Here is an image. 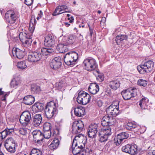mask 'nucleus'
<instances>
[{
	"mask_svg": "<svg viewBox=\"0 0 155 155\" xmlns=\"http://www.w3.org/2000/svg\"><path fill=\"white\" fill-rule=\"evenodd\" d=\"M42 117L40 114H36L33 118V124L35 127H38L42 123Z\"/></svg>",
	"mask_w": 155,
	"mask_h": 155,
	"instance_id": "nucleus-22",
	"label": "nucleus"
},
{
	"mask_svg": "<svg viewBox=\"0 0 155 155\" xmlns=\"http://www.w3.org/2000/svg\"><path fill=\"white\" fill-rule=\"evenodd\" d=\"M73 123L75 124L77 126L81 128V129H83L84 127V124L83 122L81 121H75Z\"/></svg>",
	"mask_w": 155,
	"mask_h": 155,
	"instance_id": "nucleus-51",
	"label": "nucleus"
},
{
	"mask_svg": "<svg viewBox=\"0 0 155 155\" xmlns=\"http://www.w3.org/2000/svg\"><path fill=\"white\" fill-rule=\"evenodd\" d=\"M78 57V54L76 52H69L64 55V61L67 65L72 67L76 64Z\"/></svg>",
	"mask_w": 155,
	"mask_h": 155,
	"instance_id": "nucleus-2",
	"label": "nucleus"
},
{
	"mask_svg": "<svg viewBox=\"0 0 155 155\" xmlns=\"http://www.w3.org/2000/svg\"><path fill=\"white\" fill-rule=\"evenodd\" d=\"M12 52L14 56L20 59L23 58L25 55V52L16 48H13Z\"/></svg>",
	"mask_w": 155,
	"mask_h": 155,
	"instance_id": "nucleus-18",
	"label": "nucleus"
},
{
	"mask_svg": "<svg viewBox=\"0 0 155 155\" xmlns=\"http://www.w3.org/2000/svg\"><path fill=\"white\" fill-rule=\"evenodd\" d=\"M128 37L126 35H119L117 36L115 38V40L116 42L118 45H120L122 41L124 40H127Z\"/></svg>",
	"mask_w": 155,
	"mask_h": 155,
	"instance_id": "nucleus-30",
	"label": "nucleus"
},
{
	"mask_svg": "<svg viewBox=\"0 0 155 155\" xmlns=\"http://www.w3.org/2000/svg\"><path fill=\"white\" fill-rule=\"evenodd\" d=\"M20 82L18 80L14 78L11 82L10 86L12 88H16L18 85L20 84Z\"/></svg>",
	"mask_w": 155,
	"mask_h": 155,
	"instance_id": "nucleus-45",
	"label": "nucleus"
},
{
	"mask_svg": "<svg viewBox=\"0 0 155 155\" xmlns=\"http://www.w3.org/2000/svg\"><path fill=\"white\" fill-rule=\"evenodd\" d=\"M149 72H151L153 69L154 63L152 61L150 60L144 63Z\"/></svg>",
	"mask_w": 155,
	"mask_h": 155,
	"instance_id": "nucleus-36",
	"label": "nucleus"
},
{
	"mask_svg": "<svg viewBox=\"0 0 155 155\" xmlns=\"http://www.w3.org/2000/svg\"><path fill=\"white\" fill-rule=\"evenodd\" d=\"M81 139L82 140V141H79L77 142V147L80 148L81 150H85V147L86 142L87 138L86 137H84L83 135L82 134L81 136Z\"/></svg>",
	"mask_w": 155,
	"mask_h": 155,
	"instance_id": "nucleus-27",
	"label": "nucleus"
},
{
	"mask_svg": "<svg viewBox=\"0 0 155 155\" xmlns=\"http://www.w3.org/2000/svg\"><path fill=\"white\" fill-rule=\"evenodd\" d=\"M33 138V140L35 143L38 144H40L42 142V141L44 139V136L43 134L41 132L38 133Z\"/></svg>",
	"mask_w": 155,
	"mask_h": 155,
	"instance_id": "nucleus-32",
	"label": "nucleus"
},
{
	"mask_svg": "<svg viewBox=\"0 0 155 155\" xmlns=\"http://www.w3.org/2000/svg\"><path fill=\"white\" fill-rule=\"evenodd\" d=\"M33 2V0H25V3L28 6L31 5Z\"/></svg>",
	"mask_w": 155,
	"mask_h": 155,
	"instance_id": "nucleus-57",
	"label": "nucleus"
},
{
	"mask_svg": "<svg viewBox=\"0 0 155 155\" xmlns=\"http://www.w3.org/2000/svg\"><path fill=\"white\" fill-rule=\"evenodd\" d=\"M106 111L107 114L115 117L119 113L118 105L117 106L112 104L107 108Z\"/></svg>",
	"mask_w": 155,
	"mask_h": 155,
	"instance_id": "nucleus-11",
	"label": "nucleus"
},
{
	"mask_svg": "<svg viewBox=\"0 0 155 155\" xmlns=\"http://www.w3.org/2000/svg\"><path fill=\"white\" fill-rule=\"evenodd\" d=\"M42 151L36 148L33 149L31 152L30 155H42Z\"/></svg>",
	"mask_w": 155,
	"mask_h": 155,
	"instance_id": "nucleus-46",
	"label": "nucleus"
},
{
	"mask_svg": "<svg viewBox=\"0 0 155 155\" xmlns=\"http://www.w3.org/2000/svg\"><path fill=\"white\" fill-rule=\"evenodd\" d=\"M54 52L52 48H42L32 52L28 55V61L35 63L41 60L45 56L50 54Z\"/></svg>",
	"mask_w": 155,
	"mask_h": 155,
	"instance_id": "nucleus-1",
	"label": "nucleus"
},
{
	"mask_svg": "<svg viewBox=\"0 0 155 155\" xmlns=\"http://www.w3.org/2000/svg\"><path fill=\"white\" fill-rule=\"evenodd\" d=\"M88 90L92 94H95L99 91V87L96 83H92L90 84Z\"/></svg>",
	"mask_w": 155,
	"mask_h": 155,
	"instance_id": "nucleus-21",
	"label": "nucleus"
},
{
	"mask_svg": "<svg viewBox=\"0 0 155 155\" xmlns=\"http://www.w3.org/2000/svg\"><path fill=\"white\" fill-rule=\"evenodd\" d=\"M97 104L99 107H101L102 105L103 102L99 100L97 102Z\"/></svg>",
	"mask_w": 155,
	"mask_h": 155,
	"instance_id": "nucleus-64",
	"label": "nucleus"
},
{
	"mask_svg": "<svg viewBox=\"0 0 155 155\" xmlns=\"http://www.w3.org/2000/svg\"><path fill=\"white\" fill-rule=\"evenodd\" d=\"M147 155H155V150H149L147 151Z\"/></svg>",
	"mask_w": 155,
	"mask_h": 155,
	"instance_id": "nucleus-59",
	"label": "nucleus"
},
{
	"mask_svg": "<svg viewBox=\"0 0 155 155\" xmlns=\"http://www.w3.org/2000/svg\"><path fill=\"white\" fill-rule=\"evenodd\" d=\"M19 38L24 47H28L31 45L32 41L31 34H26L25 32H21L19 34Z\"/></svg>",
	"mask_w": 155,
	"mask_h": 155,
	"instance_id": "nucleus-4",
	"label": "nucleus"
},
{
	"mask_svg": "<svg viewBox=\"0 0 155 155\" xmlns=\"http://www.w3.org/2000/svg\"><path fill=\"white\" fill-rule=\"evenodd\" d=\"M61 8L63 10H67L65 11V12H70L71 11V10L70 9H68V8L67 6L65 5H61Z\"/></svg>",
	"mask_w": 155,
	"mask_h": 155,
	"instance_id": "nucleus-56",
	"label": "nucleus"
},
{
	"mask_svg": "<svg viewBox=\"0 0 155 155\" xmlns=\"http://www.w3.org/2000/svg\"><path fill=\"white\" fill-rule=\"evenodd\" d=\"M122 152L130 155H135L137 153V146L136 145L127 144L121 148Z\"/></svg>",
	"mask_w": 155,
	"mask_h": 155,
	"instance_id": "nucleus-7",
	"label": "nucleus"
},
{
	"mask_svg": "<svg viewBox=\"0 0 155 155\" xmlns=\"http://www.w3.org/2000/svg\"><path fill=\"white\" fill-rule=\"evenodd\" d=\"M55 41L54 37L51 35H48L45 37L44 45L46 47H52L54 46Z\"/></svg>",
	"mask_w": 155,
	"mask_h": 155,
	"instance_id": "nucleus-13",
	"label": "nucleus"
},
{
	"mask_svg": "<svg viewBox=\"0 0 155 155\" xmlns=\"http://www.w3.org/2000/svg\"><path fill=\"white\" fill-rule=\"evenodd\" d=\"M31 91L33 93H38L41 91L40 87L36 84H34L31 86Z\"/></svg>",
	"mask_w": 155,
	"mask_h": 155,
	"instance_id": "nucleus-43",
	"label": "nucleus"
},
{
	"mask_svg": "<svg viewBox=\"0 0 155 155\" xmlns=\"http://www.w3.org/2000/svg\"><path fill=\"white\" fill-rule=\"evenodd\" d=\"M81 135H82V134H80L75 136L72 143L71 146L72 149L74 147H77L78 144L77 143L78 141H77V140H78V138H80Z\"/></svg>",
	"mask_w": 155,
	"mask_h": 155,
	"instance_id": "nucleus-44",
	"label": "nucleus"
},
{
	"mask_svg": "<svg viewBox=\"0 0 155 155\" xmlns=\"http://www.w3.org/2000/svg\"><path fill=\"white\" fill-rule=\"evenodd\" d=\"M109 115L108 114L105 116L102 119L101 124L103 127L107 126L108 125V122H109Z\"/></svg>",
	"mask_w": 155,
	"mask_h": 155,
	"instance_id": "nucleus-41",
	"label": "nucleus"
},
{
	"mask_svg": "<svg viewBox=\"0 0 155 155\" xmlns=\"http://www.w3.org/2000/svg\"><path fill=\"white\" fill-rule=\"evenodd\" d=\"M97 80L100 82L103 81L104 79V76L103 73L97 71Z\"/></svg>",
	"mask_w": 155,
	"mask_h": 155,
	"instance_id": "nucleus-48",
	"label": "nucleus"
},
{
	"mask_svg": "<svg viewBox=\"0 0 155 155\" xmlns=\"http://www.w3.org/2000/svg\"><path fill=\"white\" fill-rule=\"evenodd\" d=\"M5 17L6 21L12 26L15 23L17 18L16 14L12 11H8L5 14Z\"/></svg>",
	"mask_w": 155,
	"mask_h": 155,
	"instance_id": "nucleus-8",
	"label": "nucleus"
},
{
	"mask_svg": "<svg viewBox=\"0 0 155 155\" xmlns=\"http://www.w3.org/2000/svg\"><path fill=\"white\" fill-rule=\"evenodd\" d=\"M137 69L139 73L140 74H143L149 73L144 63L138 66Z\"/></svg>",
	"mask_w": 155,
	"mask_h": 155,
	"instance_id": "nucleus-31",
	"label": "nucleus"
},
{
	"mask_svg": "<svg viewBox=\"0 0 155 155\" xmlns=\"http://www.w3.org/2000/svg\"><path fill=\"white\" fill-rule=\"evenodd\" d=\"M17 66L20 70H23L27 67L25 61L18 62Z\"/></svg>",
	"mask_w": 155,
	"mask_h": 155,
	"instance_id": "nucleus-38",
	"label": "nucleus"
},
{
	"mask_svg": "<svg viewBox=\"0 0 155 155\" xmlns=\"http://www.w3.org/2000/svg\"><path fill=\"white\" fill-rule=\"evenodd\" d=\"M74 114L78 117H81L85 114L84 108L81 107H77L74 108Z\"/></svg>",
	"mask_w": 155,
	"mask_h": 155,
	"instance_id": "nucleus-25",
	"label": "nucleus"
},
{
	"mask_svg": "<svg viewBox=\"0 0 155 155\" xmlns=\"http://www.w3.org/2000/svg\"><path fill=\"white\" fill-rule=\"evenodd\" d=\"M129 134L126 132H123L117 135L114 138V143L116 144L118 146L122 143L123 140L128 138Z\"/></svg>",
	"mask_w": 155,
	"mask_h": 155,
	"instance_id": "nucleus-10",
	"label": "nucleus"
},
{
	"mask_svg": "<svg viewBox=\"0 0 155 155\" xmlns=\"http://www.w3.org/2000/svg\"><path fill=\"white\" fill-rule=\"evenodd\" d=\"M56 134V135H59V128H56L54 130V134Z\"/></svg>",
	"mask_w": 155,
	"mask_h": 155,
	"instance_id": "nucleus-62",
	"label": "nucleus"
},
{
	"mask_svg": "<svg viewBox=\"0 0 155 155\" xmlns=\"http://www.w3.org/2000/svg\"><path fill=\"white\" fill-rule=\"evenodd\" d=\"M109 115L108 114L105 116L102 119L101 124L103 127L107 126L108 125V122H109Z\"/></svg>",
	"mask_w": 155,
	"mask_h": 155,
	"instance_id": "nucleus-40",
	"label": "nucleus"
},
{
	"mask_svg": "<svg viewBox=\"0 0 155 155\" xmlns=\"http://www.w3.org/2000/svg\"><path fill=\"white\" fill-rule=\"evenodd\" d=\"M81 149L77 147H74L72 149V151L73 154L74 155H84V154L86 153H90V151L88 149H86L85 150H81Z\"/></svg>",
	"mask_w": 155,
	"mask_h": 155,
	"instance_id": "nucleus-19",
	"label": "nucleus"
},
{
	"mask_svg": "<svg viewBox=\"0 0 155 155\" xmlns=\"http://www.w3.org/2000/svg\"><path fill=\"white\" fill-rule=\"evenodd\" d=\"M65 40V38H63V41L58 44L56 47V49L59 53H64L68 51V45L64 41Z\"/></svg>",
	"mask_w": 155,
	"mask_h": 155,
	"instance_id": "nucleus-16",
	"label": "nucleus"
},
{
	"mask_svg": "<svg viewBox=\"0 0 155 155\" xmlns=\"http://www.w3.org/2000/svg\"><path fill=\"white\" fill-rule=\"evenodd\" d=\"M97 125L91 124L89 126L87 131L88 137L90 138H95L97 132Z\"/></svg>",
	"mask_w": 155,
	"mask_h": 155,
	"instance_id": "nucleus-15",
	"label": "nucleus"
},
{
	"mask_svg": "<svg viewBox=\"0 0 155 155\" xmlns=\"http://www.w3.org/2000/svg\"><path fill=\"white\" fill-rule=\"evenodd\" d=\"M51 131H44V133L43 134L44 138L46 139L49 138L51 136Z\"/></svg>",
	"mask_w": 155,
	"mask_h": 155,
	"instance_id": "nucleus-52",
	"label": "nucleus"
},
{
	"mask_svg": "<svg viewBox=\"0 0 155 155\" xmlns=\"http://www.w3.org/2000/svg\"><path fill=\"white\" fill-rule=\"evenodd\" d=\"M137 90L134 87H131L123 90L121 94L125 100H128L134 97L137 94Z\"/></svg>",
	"mask_w": 155,
	"mask_h": 155,
	"instance_id": "nucleus-5",
	"label": "nucleus"
},
{
	"mask_svg": "<svg viewBox=\"0 0 155 155\" xmlns=\"http://www.w3.org/2000/svg\"><path fill=\"white\" fill-rule=\"evenodd\" d=\"M38 43L39 44L40 42L38 39H36L34 40L33 42L32 45L35 47L37 43Z\"/></svg>",
	"mask_w": 155,
	"mask_h": 155,
	"instance_id": "nucleus-63",
	"label": "nucleus"
},
{
	"mask_svg": "<svg viewBox=\"0 0 155 155\" xmlns=\"http://www.w3.org/2000/svg\"><path fill=\"white\" fill-rule=\"evenodd\" d=\"M45 105L40 102H36L32 106V110L34 112H38L43 110Z\"/></svg>",
	"mask_w": 155,
	"mask_h": 155,
	"instance_id": "nucleus-20",
	"label": "nucleus"
},
{
	"mask_svg": "<svg viewBox=\"0 0 155 155\" xmlns=\"http://www.w3.org/2000/svg\"><path fill=\"white\" fill-rule=\"evenodd\" d=\"M82 129L77 126L75 124L73 123L72 125V132L74 134H77L80 133L82 131Z\"/></svg>",
	"mask_w": 155,
	"mask_h": 155,
	"instance_id": "nucleus-39",
	"label": "nucleus"
},
{
	"mask_svg": "<svg viewBox=\"0 0 155 155\" xmlns=\"http://www.w3.org/2000/svg\"><path fill=\"white\" fill-rule=\"evenodd\" d=\"M87 93L83 91H80L78 95V97L77 98V101L79 104L82 103V101L84 98L85 96H86V95Z\"/></svg>",
	"mask_w": 155,
	"mask_h": 155,
	"instance_id": "nucleus-34",
	"label": "nucleus"
},
{
	"mask_svg": "<svg viewBox=\"0 0 155 155\" xmlns=\"http://www.w3.org/2000/svg\"><path fill=\"white\" fill-rule=\"evenodd\" d=\"M45 113L46 117L49 119L53 118L54 116L57 114L58 111L55 110L45 109Z\"/></svg>",
	"mask_w": 155,
	"mask_h": 155,
	"instance_id": "nucleus-23",
	"label": "nucleus"
},
{
	"mask_svg": "<svg viewBox=\"0 0 155 155\" xmlns=\"http://www.w3.org/2000/svg\"><path fill=\"white\" fill-rule=\"evenodd\" d=\"M57 106H56V103L54 101H51L48 102L46 104L45 109H51L58 111Z\"/></svg>",
	"mask_w": 155,
	"mask_h": 155,
	"instance_id": "nucleus-28",
	"label": "nucleus"
},
{
	"mask_svg": "<svg viewBox=\"0 0 155 155\" xmlns=\"http://www.w3.org/2000/svg\"><path fill=\"white\" fill-rule=\"evenodd\" d=\"M51 124L49 123L45 124L43 126V130L44 131H47L50 130Z\"/></svg>",
	"mask_w": 155,
	"mask_h": 155,
	"instance_id": "nucleus-50",
	"label": "nucleus"
},
{
	"mask_svg": "<svg viewBox=\"0 0 155 155\" xmlns=\"http://www.w3.org/2000/svg\"><path fill=\"white\" fill-rule=\"evenodd\" d=\"M113 117L112 116H109V122H108V125L110 126L113 125L114 124V120L113 118Z\"/></svg>",
	"mask_w": 155,
	"mask_h": 155,
	"instance_id": "nucleus-54",
	"label": "nucleus"
},
{
	"mask_svg": "<svg viewBox=\"0 0 155 155\" xmlns=\"http://www.w3.org/2000/svg\"><path fill=\"white\" fill-rule=\"evenodd\" d=\"M111 128H110L108 127L107 128H102L101 131L99 132H100V134L103 135H104L107 136V137L110 135L111 134Z\"/></svg>",
	"mask_w": 155,
	"mask_h": 155,
	"instance_id": "nucleus-37",
	"label": "nucleus"
},
{
	"mask_svg": "<svg viewBox=\"0 0 155 155\" xmlns=\"http://www.w3.org/2000/svg\"><path fill=\"white\" fill-rule=\"evenodd\" d=\"M83 66L86 70L91 71L97 68V64L94 58L88 57L84 60L83 62Z\"/></svg>",
	"mask_w": 155,
	"mask_h": 155,
	"instance_id": "nucleus-3",
	"label": "nucleus"
},
{
	"mask_svg": "<svg viewBox=\"0 0 155 155\" xmlns=\"http://www.w3.org/2000/svg\"><path fill=\"white\" fill-rule=\"evenodd\" d=\"M137 104L139 105L142 109H147L150 110L151 107L149 103V100L146 97H143L139 102Z\"/></svg>",
	"mask_w": 155,
	"mask_h": 155,
	"instance_id": "nucleus-12",
	"label": "nucleus"
},
{
	"mask_svg": "<svg viewBox=\"0 0 155 155\" xmlns=\"http://www.w3.org/2000/svg\"><path fill=\"white\" fill-rule=\"evenodd\" d=\"M76 39V37L74 35H70L68 37L67 40L66 41H64L67 45H72L74 44L75 41Z\"/></svg>",
	"mask_w": 155,
	"mask_h": 155,
	"instance_id": "nucleus-33",
	"label": "nucleus"
},
{
	"mask_svg": "<svg viewBox=\"0 0 155 155\" xmlns=\"http://www.w3.org/2000/svg\"><path fill=\"white\" fill-rule=\"evenodd\" d=\"M147 82L145 80L140 79L138 80L137 82V84L140 86L146 87L147 85Z\"/></svg>",
	"mask_w": 155,
	"mask_h": 155,
	"instance_id": "nucleus-47",
	"label": "nucleus"
},
{
	"mask_svg": "<svg viewBox=\"0 0 155 155\" xmlns=\"http://www.w3.org/2000/svg\"><path fill=\"white\" fill-rule=\"evenodd\" d=\"M91 98V96L87 93L86 95V96H85L84 98L82 101V103L80 104H82L83 105H86L90 102Z\"/></svg>",
	"mask_w": 155,
	"mask_h": 155,
	"instance_id": "nucleus-42",
	"label": "nucleus"
},
{
	"mask_svg": "<svg viewBox=\"0 0 155 155\" xmlns=\"http://www.w3.org/2000/svg\"><path fill=\"white\" fill-rule=\"evenodd\" d=\"M31 119L30 112L28 110L25 111L20 115L19 121L22 126L25 127L30 123Z\"/></svg>",
	"mask_w": 155,
	"mask_h": 155,
	"instance_id": "nucleus-6",
	"label": "nucleus"
},
{
	"mask_svg": "<svg viewBox=\"0 0 155 155\" xmlns=\"http://www.w3.org/2000/svg\"><path fill=\"white\" fill-rule=\"evenodd\" d=\"M5 130L6 132L7 135H10L12 134V133L14 131V129L13 128L5 129Z\"/></svg>",
	"mask_w": 155,
	"mask_h": 155,
	"instance_id": "nucleus-58",
	"label": "nucleus"
},
{
	"mask_svg": "<svg viewBox=\"0 0 155 155\" xmlns=\"http://www.w3.org/2000/svg\"><path fill=\"white\" fill-rule=\"evenodd\" d=\"M35 100V98L33 96L31 95H28L24 97L23 101L26 105H31L33 104Z\"/></svg>",
	"mask_w": 155,
	"mask_h": 155,
	"instance_id": "nucleus-24",
	"label": "nucleus"
},
{
	"mask_svg": "<svg viewBox=\"0 0 155 155\" xmlns=\"http://www.w3.org/2000/svg\"><path fill=\"white\" fill-rule=\"evenodd\" d=\"M59 7H60L58 6L56 8L54 12L52 14V15L53 16H56L57 15H59V14H61L63 13V12H58V11H59V10L60 9V8H59Z\"/></svg>",
	"mask_w": 155,
	"mask_h": 155,
	"instance_id": "nucleus-55",
	"label": "nucleus"
},
{
	"mask_svg": "<svg viewBox=\"0 0 155 155\" xmlns=\"http://www.w3.org/2000/svg\"><path fill=\"white\" fill-rule=\"evenodd\" d=\"M59 143L60 141L58 139L55 138L54 139L51 144L49 145V147L51 150H54L58 147Z\"/></svg>",
	"mask_w": 155,
	"mask_h": 155,
	"instance_id": "nucleus-29",
	"label": "nucleus"
},
{
	"mask_svg": "<svg viewBox=\"0 0 155 155\" xmlns=\"http://www.w3.org/2000/svg\"><path fill=\"white\" fill-rule=\"evenodd\" d=\"M41 132L39 130H34L33 131V132L32 133L33 138L35 137V136H36V135H37L38 133H40Z\"/></svg>",
	"mask_w": 155,
	"mask_h": 155,
	"instance_id": "nucleus-60",
	"label": "nucleus"
},
{
	"mask_svg": "<svg viewBox=\"0 0 155 155\" xmlns=\"http://www.w3.org/2000/svg\"><path fill=\"white\" fill-rule=\"evenodd\" d=\"M0 133H1V135L2 136V137H3L4 139L7 136L6 132L5 130Z\"/></svg>",
	"mask_w": 155,
	"mask_h": 155,
	"instance_id": "nucleus-61",
	"label": "nucleus"
},
{
	"mask_svg": "<svg viewBox=\"0 0 155 155\" xmlns=\"http://www.w3.org/2000/svg\"><path fill=\"white\" fill-rule=\"evenodd\" d=\"M98 136L100 137L99 141L101 142H104L107 140L108 137L106 135H103L100 134V132H99Z\"/></svg>",
	"mask_w": 155,
	"mask_h": 155,
	"instance_id": "nucleus-49",
	"label": "nucleus"
},
{
	"mask_svg": "<svg viewBox=\"0 0 155 155\" xmlns=\"http://www.w3.org/2000/svg\"><path fill=\"white\" fill-rule=\"evenodd\" d=\"M126 129L128 130L136 131L139 130L140 127L134 121L129 122L125 125Z\"/></svg>",
	"mask_w": 155,
	"mask_h": 155,
	"instance_id": "nucleus-17",
	"label": "nucleus"
},
{
	"mask_svg": "<svg viewBox=\"0 0 155 155\" xmlns=\"http://www.w3.org/2000/svg\"><path fill=\"white\" fill-rule=\"evenodd\" d=\"M61 59L59 57L54 58L50 63L51 68L54 70H57L61 67Z\"/></svg>",
	"mask_w": 155,
	"mask_h": 155,
	"instance_id": "nucleus-14",
	"label": "nucleus"
},
{
	"mask_svg": "<svg viewBox=\"0 0 155 155\" xmlns=\"http://www.w3.org/2000/svg\"><path fill=\"white\" fill-rule=\"evenodd\" d=\"M18 132L20 134L22 135H25L27 134V129L26 128H20L18 130Z\"/></svg>",
	"mask_w": 155,
	"mask_h": 155,
	"instance_id": "nucleus-53",
	"label": "nucleus"
},
{
	"mask_svg": "<svg viewBox=\"0 0 155 155\" xmlns=\"http://www.w3.org/2000/svg\"><path fill=\"white\" fill-rule=\"evenodd\" d=\"M5 147L6 150L11 153H14L15 151V142L12 137L8 138L5 140Z\"/></svg>",
	"mask_w": 155,
	"mask_h": 155,
	"instance_id": "nucleus-9",
	"label": "nucleus"
},
{
	"mask_svg": "<svg viewBox=\"0 0 155 155\" xmlns=\"http://www.w3.org/2000/svg\"><path fill=\"white\" fill-rule=\"evenodd\" d=\"M109 87L112 89L116 90L120 86L119 81L117 80H114L110 82Z\"/></svg>",
	"mask_w": 155,
	"mask_h": 155,
	"instance_id": "nucleus-35",
	"label": "nucleus"
},
{
	"mask_svg": "<svg viewBox=\"0 0 155 155\" xmlns=\"http://www.w3.org/2000/svg\"><path fill=\"white\" fill-rule=\"evenodd\" d=\"M36 23V22L35 18L31 17V19L29 26V30L30 32H25L26 34H31L32 35V33L34 32L35 27V25Z\"/></svg>",
	"mask_w": 155,
	"mask_h": 155,
	"instance_id": "nucleus-26",
	"label": "nucleus"
}]
</instances>
